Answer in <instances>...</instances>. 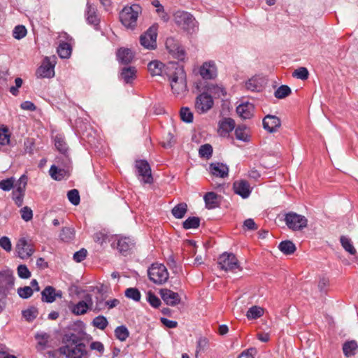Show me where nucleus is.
<instances>
[{
	"mask_svg": "<svg viewBox=\"0 0 358 358\" xmlns=\"http://www.w3.org/2000/svg\"><path fill=\"white\" fill-rule=\"evenodd\" d=\"M199 153L201 157L206 158L207 159H210L213 155L212 145L208 143L202 145L199 150Z\"/></svg>",
	"mask_w": 358,
	"mask_h": 358,
	"instance_id": "de8ad7c7",
	"label": "nucleus"
},
{
	"mask_svg": "<svg viewBox=\"0 0 358 358\" xmlns=\"http://www.w3.org/2000/svg\"><path fill=\"white\" fill-rule=\"evenodd\" d=\"M114 334L116 338L122 342L125 341L129 336V331L125 325L116 327Z\"/></svg>",
	"mask_w": 358,
	"mask_h": 358,
	"instance_id": "c9c22d12",
	"label": "nucleus"
},
{
	"mask_svg": "<svg viewBox=\"0 0 358 358\" xmlns=\"http://www.w3.org/2000/svg\"><path fill=\"white\" fill-rule=\"evenodd\" d=\"M113 245H116L117 249L123 255L126 256L129 250L134 246L133 241L127 237L120 238L117 240L116 243L114 242Z\"/></svg>",
	"mask_w": 358,
	"mask_h": 358,
	"instance_id": "412c9836",
	"label": "nucleus"
},
{
	"mask_svg": "<svg viewBox=\"0 0 358 358\" xmlns=\"http://www.w3.org/2000/svg\"><path fill=\"white\" fill-rule=\"evenodd\" d=\"M22 218L26 221H30L33 217V213L30 208L25 206L20 210Z\"/></svg>",
	"mask_w": 358,
	"mask_h": 358,
	"instance_id": "e2e57ef3",
	"label": "nucleus"
},
{
	"mask_svg": "<svg viewBox=\"0 0 358 358\" xmlns=\"http://www.w3.org/2000/svg\"><path fill=\"white\" fill-rule=\"evenodd\" d=\"M87 250L84 248H82L81 250L76 252L73 255V259L76 262H81L82 261H83L86 256H87Z\"/></svg>",
	"mask_w": 358,
	"mask_h": 358,
	"instance_id": "338daca9",
	"label": "nucleus"
},
{
	"mask_svg": "<svg viewBox=\"0 0 358 358\" xmlns=\"http://www.w3.org/2000/svg\"><path fill=\"white\" fill-rule=\"evenodd\" d=\"M17 256L22 259H26L29 258L34 252V245L29 242L24 237L20 238L15 245Z\"/></svg>",
	"mask_w": 358,
	"mask_h": 358,
	"instance_id": "4468645a",
	"label": "nucleus"
},
{
	"mask_svg": "<svg viewBox=\"0 0 358 358\" xmlns=\"http://www.w3.org/2000/svg\"><path fill=\"white\" fill-rule=\"evenodd\" d=\"M203 199L208 209H213L220 206L219 196L214 192H207L204 195Z\"/></svg>",
	"mask_w": 358,
	"mask_h": 358,
	"instance_id": "cd10ccee",
	"label": "nucleus"
},
{
	"mask_svg": "<svg viewBox=\"0 0 358 358\" xmlns=\"http://www.w3.org/2000/svg\"><path fill=\"white\" fill-rule=\"evenodd\" d=\"M17 275L20 278L27 279L31 276V272L24 264H20L17 268Z\"/></svg>",
	"mask_w": 358,
	"mask_h": 358,
	"instance_id": "bf43d9fd",
	"label": "nucleus"
},
{
	"mask_svg": "<svg viewBox=\"0 0 358 358\" xmlns=\"http://www.w3.org/2000/svg\"><path fill=\"white\" fill-rule=\"evenodd\" d=\"M15 277L12 271H0V297L6 298L10 290L13 288Z\"/></svg>",
	"mask_w": 358,
	"mask_h": 358,
	"instance_id": "1a4fd4ad",
	"label": "nucleus"
},
{
	"mask_svg": "<svg viewBox=\"0 0 358 358\" xmlns=\"http://www.w3.org/2000/svg\"><path fill=\"white\" fill-rule=\"evenodd\" d=\"M38 314V309L34 306L22 311L23 317L29 322L33 321L37 317Z\"/></svg>",
	"mask_w": 358,
	"mask_h": 358,
	"instance_id": "3c124183",
	"label": "nucleus"
},
{
	"mask_svg": "<svg viewBox=\"0 0 358 358\" xmlns=\"http://www.w3.org/2000/svg\"><path fill=\"white\" fill-rule=\"evenodd\" d=\"M74 229L72 227H63L60 234V239L64 242H69L74 238Z\"/></svg>",
	"mask_w": 358,
	"mask_h": 358,
	"instance_id": "79ce46f5",
	"label": "nucleus"
},
{
	"mask_svg": "<svg viewBox=\"0 0 358 358\" xmlns=\"http://www.w3.org/2000/svg\"><path fill=\"white\" fill-rule=\"evenodd\" d=\"M219 131L221 136H226L236 127L235 121L231 117H224L219 122Z\"/></svg>",
	"mask_w": 358,
	"mask_h": 358,
	"instance_id": "4be33fe9",
	"label": "nucleus"
},
{
	"mask_svg": "<svg viewBox=\"0 0 358 358\" xmlns=\"http://www.w3.org/2000/svg\"><path fill=\"white\" fill-rule=\"evenodd\" d=\"M263 127L269 133L276 132L281 126V120L275 115H267L262 121Z\"/></svg>",
	"mask_w": 358,
	"mask_h": 358,
	"instance_id": "6ab92c4d",
	"label": "nucleus"
},
{
	"mask_svg": "<svg viewBox=\"0 0 358 358\" xmlns=\"http://www.w3.org/2000/svg\"><path fill=\"white\" fill-rule=\"evenodd\" d=\"M85 17L87 23L93 25L95 29H97V27L99 24V19L96 15V9L90 2L87 3Z\"/></svg>",
	"mask_w": 358,
	"mask_h": 358,
	"instance_id": "b1692460",
	"label": "nucleus"
},
{
	"mask_svg": "<svg viewBox=\"0 0 358 358\" xmlns=\"http://www.w3.org/2000/svg\"><path fill=\"white\" fill-rule=\"evenodd\" d=\"M55 145L61 155H64L65 164L68 165L70 162V158L68 155V147L64 138L61 136H56L55 139Z\"/></svg>",
	"mask_w": 358,
	"mask_h": 358,
	"instance_id": "393cba45",
	"label": "nucleus"
},
{
	"mask_svg": "<svg viewBox=\"0 0 358 358\" xmlns=\"http://www.w3.org/2000/svg\"><path fill=\"white\" fill-rule=\"evenodd\" d=\"M287 227L293 231H300L307 227L308 220L305 216L294 212H289L285 215L284 219Z\"/></svg>",
	"mask_w": 358,
	"mask_h": 358,
	"instance_id": "0eeeda50",
	"label": "nucleus"
},
{
	"mask_svg": "<svg viewBox=\"0 0 358 358\" xmlns=\"http://www.w3.org/2000/svg\"><path fill=\"white\" fill-rule=\"evenodd\" d=\"M213 106V98L207 93L203 92L196 98L195 108L201 113L207 112Z\"/></svg>",
	"mask_w": 358,
	"mask_h": 358,
	"instance_id": "2eb2a0df",
	"label": "nucleus"
},
{
	"mask_svg": "<svg viewBox=\"0 0 358 358\" xmlns=\"http://www.w3.org/2000/svg\"><path fill=\"white\" fill-rule=\"evenodd\" d=\"M340 242L345 250L348 252L350 255H354L357 253L356 249L353 246L350 238L345 236H341Z\"/></svg>",
	"mask_w": 358,
	"mask_h": 358,
	"instance_id": "58836bf2",
	"label": "nucleus"
},
{
	"mask_svg": "<svg viewBox=\"0 0 358 358\" xmlns=\"http://www.w3.org/2000/svg\"><path fill=\"white\" fill-rule=\"evenodd\" d=\"M187 211V205L185 203H180L174 206L171 210L172 215L178 219L182 218Z\"/></svg>",
	"mask_w": 358,
	"mask_h": 358,
	"instance_id": "f704fd0d",
	"label": "nucleus"
},
{
	"mask_svg": "<svg viewBox=\"0 0 358 358\" xmlns=\"http://www.w3.org/2000/svg\"><path fill=\"white\" fill-rule=\"evenodd\" d=\"M234 192L241 196L243 199H247L251 194L252 187L250 183L245 180H236L233 184Z\"/></svg>",
	"mask_w": 358,
	"mask_h": 358,
	"instance_id": "f3484780",
	"label": "nucleus"
},
{
	"mask_svg": "<svg viewBox=\"0 0 358 358\" xmlns=\"http://www.w3.org/2000/svg\"><path fill=\"white\" fill-rule=\"evenodd\" d=\"M343 352L348 357L356 355L358 352L357 343L354 340L345 342L343 345Z\"/></svg>",
	"mask_w": 358,
	"mask_h": 358,
	"instance_id": "2f4dec72",
	"label": "nucleus"
},
{
	"mask_svg": "<svg viewBox=\"0 0 358 358\" xmlns=\"http://www.w3.org/2000/svg\"><path fill=\"white\" fill-rule=\"evenodd\" d=\"M200 222L201 219L199 217H189L183 222L182 227L185 229H197Z\"/></svg>",
	"mask_w": 358,
	"mask_h": 358,
	"instance_id": "a19ab883",
	"label": "nucleus"
},
{
	"mask_svg": "<svg viewBox=\"0 0 358 358\" xmlns=\"http://www.w3.org/2000/svg\"><path fill=\"white\" fill-rule=\"evenodd\" d=\"M246 127L245 125H238L235 129V136L238 140L242 141L243 142H247L249 141V136L245 132Z\"/></svg>",
	"mask_w": 358,
	"mask_h": 358,
	"instance_id": "c03bdc74",
	"label": "nucleus"
},
{
	"mask_svg": "<svg viewBox=\"0 0 358 358\" xmlns=\"http://www.w3.org/2000/svg\"><path fill=\"white\" fill-rule=\"evenodd\" d=\"M14 182L15 179L13 177L2 180L0 181V189L3 191H10L15 187Z\"/></svg>",
	"mask_w": 358,
	"mask_h": 358,
	"instance_id": "6e6d98bb",
	"label": "nucleus"
},
{
	"mask_svg": "<svg viewBox=\"0 0 358 358\" xmlns=\"http://www.w3.org/2000/svg\"><path fill=\"white\" fill-rule=\"evenodd\" d=\"M117 57L122 64H128L132 61L134 54L130 49L121 48L117 52Z\"/></svg>",
	"mask_w": 358,
	"mask_h": 358,
	"instance_id": "c85d7f7f",
	"label": "nucleus"
},
{
	"mask_svg": "<svg viewBox=\"0 0 358 358\" xmlns=\"http://www.w3.org/2000/svg\"><path fill=\"white\" fill-rule=\"evenodd\" d=\"M199 73L206 80L213 79L217 76V68L213 62H208L200 67Z\"/></svg>",
	"mask_w": 358,
	"mask_h": 358,
	"instance_id": "aec40b11",
	"label": "nucleus"
},
{
	"mask_svg": "<svg viewBox=\"0 0 358 358\" xmlns=\"http://www.w3.org/2000/svg\"><path fill=\"white\" fill-rule=\"evenodd\" d=\"M10 143V135L7 128L0 129V145H5Z\"/></svg>",
	"mask_w": 358,
	"mask_h": 358,
	"instance_id": "052dcab7",
	"label": "nucleus"
},
{
	"mask_svg": "<svg viewBox=\"0 0 358 358\" xmlns=\"http://www.w3.org/2000/svg\"><path fill=\"white\" fill-rule=\"evenodd\" d=\"M62 343L65 345L69 344L71 347L73 345L76 346L80 343V338L73 333L66 334L62 337Z\"/></svg>",
	"mask_w": 358,
	"mask_h": 358,
	"instance_id": "ea45409f",
	"label": "nucleus"
},
{
	"mask_svg": "<svg viewBox=\"0 0 358 358\" xmlns=\"http://www.w3.org/2000/svg\"><path fill=\"white\" fill-rule=\"evenodd\" d=\"M54 68L55 62H51L50 58L46 57L36 70V76L38 78H52L55 76Z\"/></svg>",
	"mask_w": 358,
	"mask_h": 358,
	"instance_id": "dca6fc26",
	"label": "nucleus"
},
{
	"mask_svg": "<svg viewBox=\"0 0 358 358\" xmlns=\"http://www.w3.org/2000/svg\"><path fill=\"white\" fill-rule=\"evenodd\" d=\"M173 93L177 97H183L187 91L186 74L182 66L179 65L168 77Z\"/></svg>",
	"mask_w": 358,
	"mask_h": 358,
	"instance_id": "f257e3e1",
	"label": "nucleus"
},
{
	"mask_svg": "<svg viewBox=\"0 0 358 358\" xmlns=\"http://www.w3.org/2000/svg\"><path fill=\"white\" fill-rule=\"evenodd\" d=\"M34 293V289L30 286H24L17 289V294L22 299H29Z\"/></svg>",
	"mask_w": 358,
	"mask_h": 358,
	"instance_id": "5fc2aeb1",
	"label": "nucleus"
},
{
	"mask_svg": "<svg viewBox=\"0 0 358 358\" xmlns=\"http://www.w3.org/2000/svg\"><path fill=\"white\" fill-rule=\"evenodd\" d=\"M149 279L155 284L162 285L169 279V272L162 264L154 263L148 270Z\"/></svg>",
	"mask_w": 358,
	"mask_h": 358,
	"instance_id": "7ed1b4c3",
	"label": "nucleus"
},
{
	"mask_svg": "<svg viewBox=\"0 0 358 358\" xmlns=\"http://www.w3.org/2000/svg\"><path fill=\"white\" fill-rule=\"evenodd\" d=\"M209 168L210 173L217 177L225 178L228 176L229 168L222 163H212Z\"/></svg>",
	"mask_w": 358,
	"mask_h": 358,
	"instance_id": "a878e982",
	"label": "nucleus"
},
{
	"mask_svg": "<svg viewBox=\"0 0 358 358\" xmlns=\"http://www.w3.org/2000/svg\"><path fill=\"white\" fill-rule=\"evenodd\" d=\"M135 168L138 176L142 178L141 181L145 184H152L153 178L149 163L145 159H139L135 162Z\"/></svg>",
	"mask_w": 358,
	"mask_h": 358,
	"instance_id": "f8f14e48",
	"label": "nucleus"
},
{
	"mask_svg": "<svg viewBox=\"0 0 358 358\" xmlns=\"http://www.w3.org/2000/svg\"><path fill=\"white\" fill-rule=\"evenodd\" d=\"M125 296L135 301H139L141 299V292L136 287H129L127 288L124 292Z\"/></svg>",
	"mask_w": 358,
	"mask_h": 358,
	"instance_id": "09e8293b",
	"label": "nucleus"
},
{
	"mask_svg": "<svg viewBox=\"0 0 358 358\" xmlns=\"http://www.w3.org/2000/svg\"><path fill=\"white\" fill-rule=\"evenodd\" d=\"M219 268L225 271L235 272L236 269L241 271L239 262L235 255L229 252H224L217 259Z\"/></svg>",
	"mask_w": 358,
	"mask_h": 358,
	"instance_id": "20e7f679",
	"label": "nucleus"
},
{
	"mask_svg": "<svg viewBox=\"0 0 358 358\" xmlns=\"http://www.w3.org/2000/svg\"><path fill=\"white\" fill-rule=\"evenodd\" d=\"M178 65L176 63H170L168 66H166L162 62L155 60L148 64V69L152 76H166L168 78Z\"/></svg>",
	"mask_w": 358,
	"mask_h": 358,
	"instance_id": "423d86ee",
	"label": "nucleus"
},
{
	"mask_svg": "<svg viewBox=\"0 0 358 358\" xmlns=\"http://www.w3.org/2000/svg\"><path fill=\"white\" fill-rule=\"evenodd\" d=\"M85 348V343H80L72 347L69 344H66L60 347V351L61 354L66 358H83L87 355Z\"/></svg>",
	"mask_w": 358,
	"mask_h": 358,
	"instance_id": "9d476101",
	"label": "nucleus"
},
{
	"mask_svg": "<svg viewBox=\"0 0 358 358\" xmlns=\"http://www.w3.org/2000/svg\"><path fill=\"white\" fill-rule=\"evenodd\" d=\"M136 69L133 66H125L121 70L120 78L126 83H131L136 78Z\"/></svg>",
	"mask_w": 358,
	"mask_h": 358,
	"instance_id": "7c9ffc66",
	"label": "nucleus"
},
{
	"mask_svg": "<svg viewBox=\"0 0 358 358\" xmlns=\"http://www.w3.org/2000/svg\"><path fill=\"white\" fill-rule=\"evenodd\" d=\"M147 301L153 308H157L160 306L161 300L152 291H149L147 294Z\"/></svg>",
	"mask_w": 358,
	"mask_h": 358,
	"instance_id": "864d4df0",
	"label": "nucleus"
},
{
	"mask_svg": "<svg viewBox=\"0 0 358 358\" xmlns=\"http://www.w3.org/2000/svg\"><path fill=\"white\" fill-rule=\"evenodd\" d=\"M62 297V292H56L55 289L52 286H47L41 292V300L43 302L51 303L54 302L56 297Z\"/></svg>",
	"mask_w": 358,
	"mask_h": 358,
	"instance_id": "5701e85b",
	"label": "nucleus"
},
{
	"mask_svg": "<svg viewBox=\"0 0 358 358\" xmlns=\"http://www.w3.org/2000/svg\"><path fill=\"white\" fill-rule=\"evenodd\" d=\"M263 314V309L260 307L254 306L247 311L246 316L249 320H255L260 317Z\"/></svg>",
	"mask_w": 358,
	"mask_h": 358,
	"instance_id": "a18cd8bd",
	"label": "nucleus"
},
{
	"mask_svg": "<svg viewBox=\"0 0 358 358\" xmlns=\"http://www.w3.org/2000/svg\"><path fill=\"white\" fill-rule=\"evenodd\" d=\"M174 21L183 29L187 31L194 30L196 26V20L189 13L178 10L174 13Z\"/></svg>",
	"mask_w": 358,
	"mask_h": 358,
	"instance_id": "6e6552de",
	"label": "nucleus"
},
{
	"mask_svg": "<svg viewBox=\"0 0 358 358\" xmlns=\"http://www.w3.org/2000/svg\"><path fill=\"white\" fill-rule=\"evenodd\" d=\"M49 173L53 179L60 180L64 177L66 171L64 168H59L58 166L53 164L49 170Z\"/></svg>",
	"mask_w": 358,
	"mask_h": 358,
	"instance_id": "e433bc0d",
	"label": "nucleus"
},
{
	"mask_svg": "<svg viewBox=\"0 0 358 358\" xmlns=\"http://www.w3.org/2000/svg\"><path fill=\"white\" fill-rule=\"evenodd\" d=\"M27 34V29L24 25H17L14 28L13 36L16 39H21Z\"/></svg>",
	"mask_w": 358,
	"mask_h": 358,
	"instance_id": "13d9d810",
	"label": "nucleus"
},
{
	"mask_svg": "<svg viewBox=\"0 0 358 358\" xmlns=\"http://www.w3.org/2000/svg\"><path fill=\"white\" fill-rule=\"evenodd\" d=\"M292 91L289 86L281 85L280 86L274 93V95L278 99H284L291 94Z\"/></svg>",
	"mask_w": 358,
	"mask_h": 358,
	"instance_id": "49530a36",
	"label": "nucleus"
},
{
	"mask_svg": "<svg viewBox=\"0 0 358 358\" xmlns=\"http://www.w3.org/2000/svg\"><path fill=\"white\" fill-rule=\"evenodd\" d=\"M278 249L283 254L286 255H289L293 254L296 251V248L292 241L286 240L282 241L278 245Z\"/></svg>",
	"mask_w": 358,
	"mask_h": 358,
	"instance_id": "473e14b6",
	"label": "nucleus"
},
{
	"mask_svg": "<svg viewBox=\"0 0 358 358\" xmlns=\"http://www.w3.org/2000/svg\"><path fill=\"white\" fill-rule=\"evenodd\" d=\"M245 87L251 92H260L263 87V80L257 76H253L246 81Z\"/></svg>",
	"mask_w": 358,
	"mask_h": 358,
	"instance_id": "c756f323",
	"label": "nucleus"
},
{
	"mask_svg": "<svg viewBox=\"0 0 358 358\" xmlns=\"http://www.w3.org/2000/svg\"><path fill=\"white\" fill-rule=\"evenodd\" d=\"M157 25L151 26L140 37V43L148 50L155 49L157 47Z\"/></svg>",
	"mask_w": 358,
	"mask_h": 358,
	"instance_id": "9b49d317",
	"label": "nucleus"
},
{
	"mask_svg": "<svg viewBox=\"0 0 358 358\" xmlns=\"http://www.w3.org/2000/svg\"><path fill=\"white\" fill-rule=\"evenodd\" d=\"M0 247L9 252L12 250V244L8 237L3 236L0 238Z\"/></svg>",
	"mask_w": 358,
	"mask_h": 358,
	"instance_id": "0e129e2a",
	"label": "nucleus"
},
{
	"mask_svg": "<svg viewBox=\"0 0 358 358\" xmlns=\"http://www.w3.org/2000/svg\"><path fill=\"white\" fill-rule=\"evenodd\" d=\"M308 76H309L308 71L305 67H300V68L296 69L292 73L293 77H296L302 80H305L308 79Z\"/></svg>",
	"mask_w": 358,
	"mask_h": 358,
	"instance_id": "4d7b16f0",
	"label": "nucleus"
},
{
	"mask_svg": "<svg viewBox=\"0 0 358 358\" xmlns=\"http://www.w3.org/2000/svg\"><path fill=\"white\" fill-rule=\"evenodd\" d=\"M57 53L61 58L66 59L69 58L72 52L71 45L65 41H62L59 43V46L57 47Z\"/></svg>",
	"mask_w": 358,
	"mask_h": 358,
	"instance_id": "72a5a7b5",
	"label": "nucleus"
},
{
	"mask_svg": "<svg viewBox=\"0 0 358 358\" xmlns=\"http://www.w3.org/2000/svg\"><path fill=\"white\" fill-rule=\"evenodd\" d=\"M93 300L90 294L84 295L83 300L76 303L70 302L68 307L70 311L75 315H81L92 309Z\"/></svg>",
	"mask_w": 358,
	"mask_h": 358,
	"instance_id": "39448f33",
	"label": "nucleus"
},
{
	"mask_svg": "<svg viewBox=\"0 0 358 358\" xmlns=\"http://www.w3.org/2000/svg\"><path fill=\"white\" fill-rule=\"evenodd\" d=\"M92 324L94 327L104 330L108 325V322L106 317L99 315L93 319Z\"/></svg>",
	"mask_w": 358,
	"mask_h": 358,
	"instance_id": "37998d69",
	"label": "nucleus"
},
{
	"mask_svg": "<svg viewBox=\"0 0 358 358\" xmlns=\"http://www.w3.org/2000/svg\"><path fill=\"white\" fill-rule=\"evenodd\" d=\"M256 352V350L255 348H250L247 351L243 352L238 358H255L254 353Z\"/></svg>",
	"mask_w": 358,
	"mask_h": 358,
	"instance_id": "774afa93",
	"label": "nucleus"
},
{
	"mask_svg": "<svg viewBox=\"0 0 358 358\" xmlns=\"http://www.w3.org/2000/svg\"><path fill=\"white\" fill-rule=\"evenodd\" d=\"M27 181L28 178L26 175L21 176L18 180L15 183L14 182L15 189L13 192V195H15L17 192H25Z\"/></svg>",
	"mask_w": 358,
	"mask_h": 358,
	"instance_id": "4c0bfd02",
	"label": "nucleus"
},
{
	"mask_svg": "<svg viewBox=\"0 0 358 358\" xmlns=\"http://www.w3.org/2000/svg\"><path fill=\"white\" fill-rule=\"evenodd\" d=\"M254 105L250 103H241L236 107V112L243 119H250L253 115Z\"/></svg>",
	"mask_w": 358,
	"mask_h": 358,
	"instance_id": "bb28decb",
	"label": "nucleus"
},
{
	"mask_svg": "<svg viewBox=\"0 0 358 358\" xmlns=\"http://www.w3.org/2000/svg\"><path fill=\"white\" fill-rule=\"evenodd\" d=\"M159 294L164 303L171 306H175L180 303V296L177 292L164 288L159 290Z\"/></svg>",
	"mask_w": 358,
	"mask_h": 358,
	"instance_id": "a211bd4d",
	"label": "nucleus"
},
{
	"mask_svg": "<svg viewBox=\"0 0 358 358\" xmlns=\"http://www.w3.org/2000/svg\"><path fill=\"white\" fill-rule=\"evenodd\" d=\"M180 119L187 123H191L193 121V113L188 107H182L180 111Z\"/></svg>",
	"mask_w": 358,
	"mask_h": 358,
	"instance_id": "8fccbe9b",
	"label": "nucleus"
},
{
	"mask_svg": "<svg viewBox=\"0 0 358 358\" xmlns=\"http://www.w3.org/2000/svg\"><path fill=\"white\" fill-rule=\"evenodd\" d=\"M165 45L169 52L171 54L174 58L180 61H184L185 58V51L178 40L173 37H169L166 40Z\"/></svg>",
	"mask_w": 358,
	"mask_h": 358,
	"instance_id": "ddd939ff",
	"label": "nucleus"
},
{
	"mask_svg": "<svg viewBox=\"0 0 358 358\" xmlns=\"http://www.w3.org/2000/svg\"><path fill=\"white\" fill-rule=\"evenodd\" d=\"M93 134H95V133L94 131H91L90 132H87L86 134H83V138L91 146L97 147V145H96L97 140L96 139L95 136Z\"/></svg>",
	"mask_w": 358,
	"mask_h": 358,
	"instance_id": "680f3d73",
	"label": "nucleus"
},
{
	"mask_svg": "<svg viewBox=\"0 0 358 358\" xmlns=\"http://www.w3.org/2000/svg\"><path fill=\"white\" fill-rule=\"evenodd\" d=\"M67 197L69 201L74 206H78L80 203V198L79 192L76 189H73L67 192Z\"/></svg>",
	"mask_w": 358,
	"mask_h": 358,
	"instance_id": "603ef678",
	"label": "nucleus"
},
{
	"mask_svg": "<svg viewBox=\"0 0 358 358\" xmlns=\"http://www.w3.org/2000/svg\"><path fill=\"white\" fill-rule=\"evenodd\" d=\"M208 90L211 94H213L214 96L217 97L225 96L226 94L224 89L218 87L217 85H212L211 87H209Z\"/></svg>",
	"mask_w": 358,
	"mask_h": 358,
	"instance_id": "69168bd1",
	"label": "nucleus"
},
{
	"mask_svg": "<svg viewBox=\"0 0 358 358\" xmlns=\"http://www.w3.org/2000/svg\"><path fill=\"white\" fill-rule=\"evenodd\" d=\"M142 8L139 4H132L125 6L120 12V20L127 29H134L137 25L138 15L141 13Z\"/></svg>",
	"mask_w": 358,
	"mask_h": 358,
	"instance_id": "f03ea898",
	"label": "nucleus"
}]
</instances>
